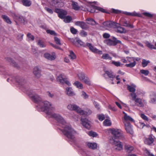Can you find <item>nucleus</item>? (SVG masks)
Masks as SVG:
<instances>
[{
  "instance_id": "obj_46",
  "label": "nucleus",
  "mask_w": 156,
  "mask_h": 156,
  "mask_svg": "<svg viewBox=\"0 0 156 156\" xmlns=\"http://www.w3.org/2000/svg\"><path fill=\"white\" fill-rule=\"evenodd\" d=\"M27 37L28 38V39L30 41H33L34 39V36L32 35L30 33H28L27 35Z\"/></svg>"
},
{
  "instance_id": "obj_4",
  "label": "nucleus",
  "mask_w": 156,
  "mask_h": 156,
  "mask_svg": "<svg viewBox=\"0 0 156 156\" xmlns=\"http://www.w3.org/2000/svg\"><path fill=\"white\" fill-rule=\"evenodd\" d=\"M67 108L72 111H75L80 114H84V111L78 106L75 104H70L68 105Z\"/></svg>"
},
{
  "instance_id": "obj_42",
  "label": "nucleus",
  "mask_w": 156,
  "mask_h": 156,
  "mask_svg": "<svg viewBox=\"0 0 156 156\" xmlns=\"http://www.w3.org/2000/svg\"><path fill=\"white\" fill-rule=\"evenodd\" d=\"M104 124L105 126H110L111 125V122L109 120L106 119L104 121Z\"/></svg>"
},
{
  "instance_id": "obj_28",
  "label": "nucleus",
  "mask_w": 156,
  "mask_h": 156,
  "mask_svg": "<svg viewBox=\"0 0 156 156\" xmlns=\"http://www.w3.org/2000/svg\"><path fill=\"white\" fill-rule=\"evenodd\" d=\"M2 18L3 19L4 21L9 24L12 23V21L7 16L5 15H2Z\"/></svg>"
},
{
  "instance_id": "obj_35",
  "label": "nucleus",
  "mask_w": 156,
  "mask_h": 156,
  "mask_svg": "<svg viewBox=\"0 0 156 156\" xmlns=\"http://www.w3.org/2000/svg\"><path fill=\"white\" fill-rule=\"evenodd\" d=\"M37 44L41 48H44L46 46V44L42 41L39 40L37 41Z\"/></svg>"
},
{
  "instance_id": "obj_38",
  "label": "nucleus",
  "mask_w": 156,
  "mask_h": 156,
  "mask_svg": "<svg viewBox=\"0 0 156 156\" xmlns=\"http://www.w3.org/2000/svg\"><path fill=\"white\" fill-rule=\"evenodd\" d=\"M86 20L88 21L87 24H90L91 25H95L96 24V22L92 19H87Z\"/></svg>"
},
{
  "instance_id": "obj_31",
  "label": "nucleus",
  "mask_w": 156,
  "mask_h": 156,
  "mask_svg": "<svg viewBox=\"0 0 156 156\" xmlns=\"http://www.w3.org/2000/svg\"><path fill=\"white\" fill-rule=\"evenodd\" d=\"M127 89L130 92H134L136 91V89L135 88L136 87V85H131V86H129V85H127Z\"/></svg>"
},
{
  "instance_id": "obj_33",
  "label": "nucleus",
  "mask_w": 156,
  "mask_h": 156,
  "mask_svg": "<svg viewBox=\"0 0 156 156\" xmlns=\"http://www.w3.org/2000/svg\"><path fill=\"white\" fill-rule=\"evenodd\" d=\"M146 46L151 49H156L155 46L151 44L149 42L147 41L145 42Z\"/></svg>"
},
{
  "instance_id": "obj_21",
  "label": "nucleus",
  "mask_w": 156,
  "mask_h": 156,
  "mask_svg": "<svg viewBox=\"0 0 156 156\" xmlns=\"http://www.w3.org/2000/svg\"><path fill=\"white\" fill-rule=\"evenodd\" d=\"M71 41L76 45H77V44H80L81 46H83L84 45L83 42L78 38H76L75 40L72 39Z\"/></svg>"
},
{
  "instance_id": "obj_52",
  "label": "nucleus",
  "mask_w": 156,
  "mask_h": 156,
  "mask_svg": "<svg viewBox=\"0 0 156 156\" xmlns=\"http://www.w3.org/2000/svg\"><path fill=\"white\" fill-rule=\"evenodd\" d=\"M84 114L81 115H89L91 114L92 111L91 110L89 109H87V111L86 112L84 111Z\"/></svg>"
},
{
  "instance_id": "obj_2",
  "label": "nucleus",
  "mask_w": 156,
  "mask_h": 156,
  "mask_svg": "<svg viewBox=\"0 0 156 156\" xmlns=\"http://www.w3.org/2000/svg\"><path fill=\"white\" fill-rule=\"evenodd\" d=\"M110 143L113 146V148L116 151H120L123 149L122 143L119 140H115L113 137L109 140Z\"/></svg>"
},
{
  "instance_id": "obj_5",
  "label": "nucleus",
  "mask_w": 156,
  "mask_h": 156,
  "mask_svg": "<svg viewBox=\"0 0 156 156\" xmlns=\"http://www.w3.org/2000/svg\"><path fill=\"white\" fill-rule=\"evenodd\" d=\"M135 104H133L131 101H129L130 105L132 106H134L135 105L139 107H142L144 106V100H143L140 98H137L135 100Z\"/></svg>"
},
{
  "instance_id": "obj_64",
  "label": "nucleus",
  "mask_w": 156,
  "mask_h": 156,
  "mask_svg": "<svg viewBox=\"0 0 156 156\" xmlns=\"http://www.w3.org/2000/svg\"><path fill=\"white\" fill-rule=\"evenodd\" d=\"M96 9L97 10H98L99 11H100L102 12H105V10L104 9H103L100 8V7H96Z\"/></svg>"
},
{
  "instance_id": "obj_17",
  "label": "nucleus",
  "mask_w": 156,
  "mask_h": 156,
  "mask_svg": "<svg viewBox=\"0 0 156 156\" xmlns=\"http://www.w3.org/2000/svg\"><path fill=\"white\" fill-rule=\"evenodd\" d=\"M154 141V137L152 135H150L148 138H146L144 141L145 144L150 145L152 144Z\"/></svg>"
},
{
  "instance_id": "obj_62",
  "label": "nucleus",
  "mask_w": 156,
  "mask_h": 156,
  "mask_svg": "<svg viewBox=\"0 0 156 156\" xmlns=\"http://www.w3.org/2000/svg\"><path fill=\"white\" fill-rule=\"evenodd\" d=\"M44 9L45 10L49 13L50 14H52L53 13V12L51 9L46 7H45Z\"/></svg>"
},
{
  "instance_id": "obj_49",
  "label": "nucleus",
  "mask_w": 156,
  "mask_h": 156,
  "mask_svg": "<svg viewBox=\"0 0 156 156\" xmlns=\"http://www.w3.org/2000/svg\"><path fill=\"white\" fill-rule=\"evenodd\" d=\"M83 82L86 84L90 85L91 84V82L89 78L86 77L85 79L83 80Z\"/></svg>"
},
{
  "instance_id": "obj_32",
  "label": "nucleus",
  "mask_w": 156,
  "mask_h": 156,
  "mask_svg": "<svg viewBox=\"0 0 156 156\" xmlns=\"http://www.w3.org/2000/svg\"><path fill=\"white\" fill-rule=\"evenodd\" d=\"M73 84L79 89H82L83 88V84L80 82L78 81H76Z\"/></svg>"
},
{
  "instance_id": "obj_50",
  "label": "nucleus",
  "mask_w": 156,
  "mask_h": 156,
  "mask_svg": "<svg viewBox=\"0 0 156 156\" xmlns=\"http://www.w3.org/2000/svg\"><path fill=\"white\" fill-rule=\"evenodd\" d=\"M124 26L126 27H129L131 28L133 27V25H132L129 23H127L126 21H124Z\"/></svg>"
},
{
  "instance_id": "obj_13",
  "label": "nucleus",
  "mask_w": 156,
  "mask_h": 156,
  "mask_svg": "<svg viewBox=\"0 0 156 156\" xmlns=\"http://www.w3.org/2000/svg\"><path fill=\"white\" fill-rule=\"evenodd\" d=\"M41 70L40 68L38 66L35 67L33 70V73L35 76L37 78H39L41 76Z\"/></svg>"
},
{
  "instance_id": "obj_27",
  "label": "nucleus",
  "mask_w": 156,
  "mask_h": 156,
  "mask_svg": "<svg viewBox=\"0 0 156 156\" xmlns=\"http://www.w3.org/2000/svg\"><path fill=\"white\" fill-rule=\"evenodd\" d=\"M119 24H118L117 25V27L115 28H117V29L116 30V31L119 33H123L126 32V30L124 28L121 27L119 26Z\"/></svg>"
},
{
  "instance_id": "obj_26",
  "label": "nucleus",
  "mask_w": 156,
  "mask_h": 156,
  "mask_svg": "<svg viewBox=\"0 0 156 156\" xmlns=\"http://www.w3.org/2000/svg\"><path fill=\"white\" fill-rule=\"evenodd\" d=\"M6 60L10 63L12 65L16 67H19V65L17 64L14 61L12 60L11 58H6Z\"/></svg>"
},
{
  "instance_id": "obj_9",
  "label": "nucleus",
  "mask_w": 156,
  "mask_h": 156,
  "mask_svg": "<svg viewBox=\"0 0 156 156\" xmlns=\"http://www.w3.org/2000/svg\"><path fill=\"white\" fill-rule=\"evenodd\" d=\"M44 57L46 59L50 61L54 60L56 58L55 53L53 52L51 54L48 53H45L44 55Z\"/></svg>"
},
{
  "instance_id": "obj_55",
  "label": "nucleus",
  "mask_w": 156,
  "mask_h": 156,
  "mask_svg": "<svg viewBox=\"0 0 156 156\" xmlns=\"http://www.w3.org/2000/svg\"><path fill=\"white\" fill-rule=\"evenodd\" d=\"M144 155L146 156H154L152 154L150 153L147 150L145 149L144 151Z\"/></svg>"
},
{
  "instance_id": "obj_61",
  "label": "nucleus",
  "mask_w": 156,
  "mask_h": 156,
  "mask_svg": "<svg viewBox=\"0 0 156 156\" xmlns=\"http://www.w3.org/2000/svg\"><path fill=\"white\" fill-rule=\"evenodd\" d=\"M144 14L145 16L150 18L152 17L153 16L152 14L148 12H144Z\"/></svg>"
},
{
  "instance_id": "obj_40",
  "label": "nucleus",
  "mask_w": 156,
  "mask_h": 156,
  "mask_svg": "<svg viewBox=\"0 0 156 156\" xmlns=\"http://www.w3.org/2000/svg\"><path fill=\"white\" fill-rule=\"evenodd\" d=\"M46 31L48 34H49L51 35L56 36L57 35V34L54 30H46Z\"/></svg>"
},
{
  "instance_id": "obj_36",
  "label": "nucleus",
  "mask_w": 156,
  "mask_h": 156,
  "mask_svg": "<svg viewBox=\"0 0 156 156\" xmlns=\"http://www.w3.org/2000/svg\"><path fill=\"white\" fill-rule=\"evenodd\" d=\"M69 57L70 58V59L72 60H73L74 59H76V57L74 53V52L72 51H70V54L69 55Z\"/></svg>"
},
{
  "instance_id": "obj_29",
  "label": "nucleus",
  "mask_w": 156,
  "mask_h": 156,
  "mask_svg": "<svg viewBox=\"0 0 156 156\" xmlns=\"http://www.w3.org/2000/svg\"><path fill=\"white\" fill-rule=\"evenodd\" d=\"M21 2L23 5L26 7H29L31 4V2L30 0H22Z\"/></svg>"
},
{
  "instance_id": "obj_1",
  "label": "nucleus",
  "mask_w": 156,
  "mask_h": 156,
  "mask_svg": "<svg viewBox=\"0 0 156 156\" xmlns=\"http://www.w3.org/2000/svg\"><path fill=\"white\" fill-rule=\"evenodd\" d=\"M37 106L41 111H47V114L49 117L54 118L58 122L61 123L62 128V130L63 134L71 140H74L76 132L69 124L66 122L63 118L60 115L50 111V110L54 109L51 103L47 101H42L39 103V105Z\"/></svg>"
},
{
  "instance_id": "obj_48",
  "label": "nucleus",
  "mask_w": 156,
  "mask_h": 156,
  "mask_svg": "<svg viewBox=\"0 0 156 156\" xmlns=\"http://www.w3.org/2000/svg\"><path fill=\"white\" fill-rule=\"evenodd\" d=\"M130 95L132 98V99L133 101H135L137 95L136 94L134 93L133 92L130 93Z\"/></svg>"
},
{
  "instance_id": "obj_11",
  "label": "nucleus",
  "mask_w": 156,
  "mask_h": 156,
  "mask_svg": "<svg viewBox=\"0 0 156 156\" xmlns=\"http://www.w3.org/2000/svg\"><path fill=\"white\" fill-rule=\"evenodd\" d=\"M118 23L114 22L107 21L103 23V25L108 28H115L117 27Z\"/></svg>"
},
{
  "instance_id": "obj_16",
  "label": "nucleus",
  "mask_w": 156,
  "mask_h": 156,
  "mask_svg": "<svg viewBox=\"0 0 156 156\" xmlns=\"http://www.w3.org/2000/svg\"><path fill=\"white\" fill-rule=\"evenodd\" d=\"M87 45L88 46V47L89 48L90 50L92 52L98 53L99 54H102V51H101L97 49L96 48L94 47L91 44L89 43H87Z\"/></svg>"
},
{
  "instance_id": "obj_25",
  "label": "nucleus",
  "mask_w": 156,
  "mask_h": 156,
  "mask_svg": "<svg viewBox=\"0 0 156 156\" xmlns=\"http://www.w3.org/2000/svg\"><path fill=\"white\" fill-rule=\"evenodd\" d=\"M77 77L80 80H84L86 77L85 76L84 73L82 72H79L77 74Z\"/></svg>"
},
{
  "instance_id": "obj_45",
  "label": "nucleus",
  "mask_w": 156,
  "mask_h": 156,
  "mask_svg": "<svg viewBox=\"0 0 156 156\" xmlns=\"http://www.w3.org/2000/svg\"><path fill=\"white\" fill-rule=\"evenodd\" d=\"M150 62L149 61H146L145 59H143L142 64L143 67H145L147 66V64Z\"/></svg>"
},
{
  "instance_id": "obj_20",
  "label": "nucleus",
  "mask_w": 156,
  "mask_h": 156,
  "mask_svg": "<svg viewBox=\"0 0 156 156\" xmlns=\"http://www.w3.org/2000/svg\"><path fill=\"white\" fill-rule=\"evenodd\" d=\"M31 98L32 100L35 102H39V103L41 102V98L37 94L33 95L32 96Z\"/></svg>"
},
{
  "instance_id": "obj_43",
  "label": "nucleus",
  "mask_w": 156,
  "mask_h": 156,
  "mask_svg": "<svg viewBox=\"0 0 156 156\" xmlns=\"http://www.w3.org/2000/svg\"><path fill=\"white\" fill-rule=\"evenodd\" d=\"M88 134L91 136L93 137H96L98 136L97 134L94 132L92 131H90L88 133Z\"/></svg>"
},
{
  "instance_id": "obj_44",
  "label": "nucleus",
  "mask_w": 156,
  "mask_h": 156,
  "mask_svg": "<svg viewBox=\"0 0 156 156\" xmlns=\"http://www.w3.org/2000/svg\"><path fill=\"white\" fill-rule=\"evenodd\" d=\"M54 40L55 43L57 44H58L59 45H61L62 44L60 39L56 37H54Z\"/></svg>"
},
{
  "instance_id": "obj_14",
  "label": "nucleus",
  "mask_w": 156,
  "mask_h": 156,
  "mask_svg": "<svg viewBox=\"0 0 156 156\" xmlns=\"http://www.w3.org/2000/svg\"><path fill=\"white\" fill-rule=\"evenodd\" d=\"M75 24L77 26L80 27L82 29L86 30L89 27L87 23L82 21H77L75 23Z\"/></svg>"
},
{
  "instance_id": "obj_47",
  "label": "nucleus",
  "mask_w": 156,
  "mask_h": 156,
  "mask_svg": "<svg viewBox=\"0 0 156 156\" xmlns=\"http://www.w3.org/2000/svg\"><path fill=\"white\" fill-rule=\"evenodd\" d=\"M81 96L84 99H86L88 98V95L83 91H81Z\"/></svg>"
},
{
  "instance_id": "obj_51",
  "label": "nucleus",
  "mask_w": 156,
  "mask_h": 156,
  "mask_svg": "<svg viewBox=\"0 0 156 156\" xmlns=\"http://www.w3.org/2000/svg\"><path fill=\"white\" fill-rule=\"evenodd\" d=\"M112 64L116 66H119L121 65V63L119 62H115L114 61H113L112 62Z\"/></svg>"
},
{
  "instance_id": "obj_53",
  "label": "nucleus",
  "mask_w": 156,
  "mask_h": 156,
  "mask_svg": "<svg viewBox=\"0 0 156 156\" xmlns=\"http://www.w3.org/2000/svg\"><path fill=\"white\" fill-rule=\"evenodd\" d=\"M80 35L83 37H86L87 35V33L84 30H82L80 32Z\"/></svg>"
},
{
  "instance_id": "obj_41",
  "label": "nucleus",
  "mask_w": 156,
  "mask_h": 156,
  "mask_svg": "<svg viewBox=\"0 0 156 156\" xmlns=\"http://www.w3.org/2000/svg\"><path fill=\"white\" fill-rule=\"evenodd\" d=\"M136 64V62L135 61H133V62H130V63L126 64V66L127 67H129L132 68L134 67Z\"/></svg>"
},
{
  "instance_id": "obj_10",
  "label": "nucleus",
  "mask_w": 156,
  "mask_h": 156,
  "mask_svg": "<svg viewBox=\"0 0 156 156\" xmlns=\"http://www.w3.org/2000/svg\"><path fill=\"white\" fill-rule=\"evenodd\" d=\"M55 11L58 13V17L61 19L64 18L67 14L66 11L62 9H55Z\"/></svg>"
},
{
  "instance_id": "obj_59",
  "label": "nucleus",
  "mask_w": 156,
  "mask_h": 156,
  "mask_svg": "<svg viewBox=\"0 0 156 156\" xmlns=\"http://www.w3.org/2000/svg\"><path fill=\"white\" fill-rule=\"evenodd\" d=\"M150 102L153 103H156V95L151 99Z\"/></svg>"
},
{
  "instance_id": "obj_19",
  "label": "nucleus",
  "mask_w": 156,
  "mask_h": 156,
  "mask_svg": "<svg viewBox=\"0 0 156 156\" xmlns=\"http://www.w3.org/2000/svg\"><path fill=\"white\" fill-rule=\"evenodd\" d=\"M65 79L64 77V75L62 74L59 75L56 78L57 81L62 84L64 83Z\"/></svg>"
},
{
  "instance_id": "obj_34",
  "label": "nucleus",
  "mask_w": 156,
  "mask_h": 156,
  "mask_svg": "<svg viewBox=\"0 0 156 156\" xmlns=\"http://www.w3.org/2000/svg\"><path fill=\"white\" fill-rule=\"evenodd\" d=\"M101 58L104 59H108L110 60H111L112 59V58L108 54H103L101 57Z\"/></svg>"
},
{
  "instance_id": "obj_18",
  "label": "nucleus",
  "mask_w": 156,
  "mask_h": 156,
  "mask_svg": "<svg viewBox=\"0 0 156 156\" xmlns=\"http://www.w3.org/2000/svg\"><path fill=\"white\" fill-rule=\"evenodd\" d=\"M125 128L127 133L132 134L133 133V131L130 123L124 124Z\"/></svg>"
},
{
  "instance_id": "obj_37",
  "label": "nucleus",
  "mask_w": 156,
  "mask_h": 156,
  "mask_svg": "<svg viewBox=\"0 0 156 156\" xmlns=\"http://www.w3.org/2000/svg\"><path fill=\"white\" fill-rule=\"evenodd\" d=\"M64 19V21L65 23H69L72 20V18L70 16H65Z\"/></svg>"
},
{
  "instance_id": "obj_30",
  "label": "nucleus",
  "mask_w": 156,
  "mask_h": 156,
  "mask_svg": "<svg viewBox=\"0 0 156 156\" xmlns=\"http://www.w3.org/2000/svg\"><path fill=\"white\" fill-rule=\"evenodd\" d=\"M16 19L20 23H25V20L23 16H16Z\"/></svg>"
},
{
  "instance_id": "obj_15",
  "label": "nucleus",
  "mask_w": 156,
  "mask_h": 156,
  "mask_svg": "<svg viewBox=\"0 0 156 156\" xmlns=\"http://www.w3.org/2000/svg\"><path fill=\"white\" fill-rule=\"evenodd\" d=\"M65 93L69 96H73L76 95L73 89L71 87H68L65 89Z\"/></svg>"
},
{
  "instance_id": "obj_57",
  "label": "nucleus",
  "mask_w": 156,
  "mask_h": 156,
  "mask_svg": "<svg viewBox=\"0 0 156 156\" xmlns=\"http://www.w3.org/2000/svg\"><path fill=\"white\" fill-rule=\"evenodd\" d=\"M70 31L73 34H76L77 32V30L76 29L73 27H71L70 29Z\"/></svg>"
},
{
  "instance_id": "obj_58",
  "label": "nucleus",
  "mask_w": 156,
  "mask_h": 156,
  "mask_svg": "<svg viewBox=\"0 0 156 156\" xmlns=\"http://www.w3.org/2000/svg\"><path fill=\"white\" fill-rule=\"evenodd\" d=\"M23 34H19L17 36V39L20 41H21L23 39Z\"/></svg>"
},
{
  "instance_id": "obj_24",
  "label": "nucleus",
  "mask_w": 156,
  "mask_h": 156,
  "mask_svg": "<svg viewBox=\"0 0 156 156\" xmlns=\"http://www.w3.org/2000/svg\"><path fill=\"white\" fill-rule=\"evenodd\" d=\"M106 74L109 78L113 79L115 77V76L113 74V73L111 70L105 71V74Z\"/></svg>"
},
{
  "instance_id": "obj_23",
  "label": "nucleus",
  "mask_w": 156,
  "mask_h": 156,
  "mask_svg": "<svg viewBox=\"0 0 156 156\" xmlns=\"http://www.w3.org/2000/svg\"><path fill=\"white\" fill-rule=\"evenodd\" d=\"M125 149L128 153H131L134 150L133 147L129 145H126L125 146Z\"/></svg>"
},
{
  "instance_id": "obj_39",
  "label": "nucleus",
  "mask_w": 156,
  "mask_h": 156,
  "mask_svg": "<svg viewBox=\"0 0 156 156\" xmlns=\"http://www.w3.org/2000/svg\"><path fill=\"white\" fill-rule=\"evenodd\" d=\"M140 72L142 74L146 76H147L149 73V72L148 70L144 69L140 70Z\"/></svg>"
},
{
  "instance_id": "obj_22",
  "label": "nucleus",
  "mask_w": 156,
  "mask_h": 156,
  "mask_svg": "<svg viewBox=\"0 0 156 156\" xmlns=\"http://www.w3.org/2000/svg\"><path fill=\"white\" fill-rule=\"evenodd\" d=\"M88 147L90 149L94 150L97 148V144L95 143L88 142L87 144Z\"/></svg>"
},
{
  "instance_id": "obj_54",
  "label": "nucleus",
  "mask_w": 156,
  "mask_h": 156,
  "mask_svg": "<svg viewBox=\"0 0 156 156\" xmlns=\"http://www.w3.org/2000/svg\"><path fill=\"white\" fill-rule=\"evenodd\" d=\"M141 118L144 120L146 121H148V119L147 117L144 114H141L140 115Z\"/></svg>"
},
{
  "instance_id": "obj_12",
  "label": "nucleus",
  "mask_w": 156,
  "mask_h": 156,
  "mask_svg": "<svg viewBox=\"0 0 156 156\" xmlns=\"http://www.w3.org/2000/svg\"><path fill=\"white\" fill-rule=\"evenodd\" d=\"M123 113L124 114V119H123V122L124 124L130 123L129 121L134 122V120L131 117L128 115L124 112H123Z\"/></svg>"
},
{
  "instance_id": "obj_60",
  "label": "nucleus",
  "mask_w": 156,
  "mask_h": 156,
  "mask_svg": "<svg viewBox=\"0 0 156 156\" xmlns=\"http://www.w3.org/2000/svg\"><path fill=\"white\" fill-rule=\"evenodd\" d=\"M98 119L100 121H102L104 119L105 117L103 115H99L98 116Z\"/></svg>"
},
{
  "instance_id": "obj_8",
  "label": "nucleus",
  "mask_w": 156,
  "mask_h": 156,
  "mask_svg": "<svg viewBox=\"0 0 156 156\" xmlns=\"http://www.w3.org/2000/svg\"><path fill=\"white\" fill-rule=\"evenodd\" d=\"M81 124L85 128L89 129L91 127V122L87 119H81Z\"/></svg>"
},
{
  "instance_id": "obj_3",
  "label": "nucleus",
  "mask_w": 156,
  "mask_h": 156,
  "mask_svg": "<svg viewBox=\"0 0 156 156\" xmlns=\"http://www.w3.org/2000/svg\"><path fill=\"white\" fill-rule=\"evenodd\" d=\"M111 131L115 138L119 139H122L123 138L124 135L120 129H111Z\"/></svg>"
},
{
  "instance_id": "obj_56",
  "label": "nucleus",
  "mask_w": 156,
  "mask_h": 156,
  "mask_svg": "<svg viewBox=\"0 0 156 156\" xmlns=\"http://www.w3.org/2000/svg\"><path fill=\"white\" fill-rule=\"evenodd\" d=\"M17 82L19 84L23 85L25 83V81L24 79L22 78L20 79L19 81H17Z\"/></svg>"
},
{
  "instance_id": "obj_7",
  "label": "nucleus",
  "mask_w": 156,
  "mask_h": 156,
  "mask_svg": "<svg viewBox=\"0 0 156 156\" xmlns=\"http://www.w3.org/2000/svg\"><path fill=\"white\" fill-rule=\"evenodd\" d=\"M73 8V9L76 10H78L80 9L82 10L86 11H87L91 12H94L91 10H90L87 8H84L83 6H79L77 3L73 2L72 4Z\"/></svg>"
},
{
  "instance_id": "obj_6",
  "label": "nucleus",
  "mask_w": 156,
  "mask_h": 156,
  "mask_svg": "<svg viewBox=\"0 0 156 156\" xmlns=\"http://www.w3.org/2000/svg\"><path fill=\"white\" fill-rule=\"evenodd\" d=\"M113 39L114 41H112L110 39L106 40L104 41V42L107 45L109 46H115L118 43H121V42L120 41L117 40L116 38L114 37Z\"/></svg>"
},
{
  "instance_id": "obj_63",
  "label": "nucleus",
  "mask_w": 156,
  "mask_h": 156,
  "mask_svg": "<svg viewBox=\"0 0 156 156\" xmlns=\"http://www.w3.org/2000/svg\"><path fill=\"white\" fill-rule=\"evenodd\" d=\"M103 36L105 38H107L110 37V35L108 34L105 33L103 34Z\"/></svg>"
}]
</instances>
